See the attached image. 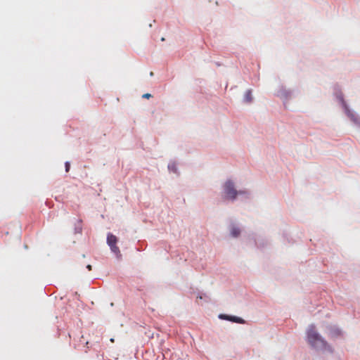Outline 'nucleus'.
<instances>
[{
  "instance_id": "obj_1",
  "label": "nucleus",
  "mask_w": 360,
  "mask_h": 360,
  "mask_svg": "<svg viewBox=\"0 0 360 360\" xmlns=\"http://www.w3.org/2000/svg\"><path fill=\"white\" fill-rule=\"evenodd\" d=\"M307 341L314 347H325L327 342L316 331L315 326L311 325L307 330Z\"/></svg>"
},
{
  "instance_id": "obj_2",
  "label": "nucleus",
  "mask_w": 360,
  "mask_h": 360,
  "mask_svg": "<svg viewBox=\"0 0 360 360\" xmlns=\"http://www.w3.org/2000/svg\"><path fill=\"white\" fill-rule=\"evenodd\" d=\"M224 190L226 198L231 200H234L238 193H242V192H238L235 189L233 183L230 180L224 184Z\"/></svg>"
},
{
  "instance_id": "obj_3",
  "label": "nucleus",
  "mask_w": 360,
  "mask_h": 360,
  "mask_svg": "<svg viewBox=\"0 0 360 360\" xmlns=\"http://www.w3.org/2000/svg\"><path fill=\"white\" fill-rule=\"evenodd\" d=\"M117 242V237L112 233H108V237H107V243H108V245L110 247L112 252H113L117 255H120V251L119 248L116 245Z\"/></svg>"
},
{
  "instance_id": "obj_4",
  "label": "nucleus",
  "mask_w": 360,
  "mask_h": 360,
  "mask_svg": "<svg viewBox=\"0 0 360 360\" xmlns=\"http://www.w3.org/2000/svg\"><path fill=\"white\" fill-rule=\"evenodd\" d=\"M219 318L221 319L227 320L238 323L243 324L245 323V321L240 317L230 316L227 314H220L219 316Z\"/></svg>"
},
{
  "instance_id": "obj_5",
  "label": "nucleus",
  "mask_w": 360,
  "mask_h": 360,
  "mask_svg": "<svg viewBox=\"0 0 360 360\" xmlns=\"http://www.w3.org/2000/svg\"><path fill=\"white\" fill-rule=\"evenodd\" d=\"M240 231L238 228L233 226L231 229V234L233 237H238L240 235Z\"/></svg>"
},
{
  "instance_id": "obj_6",
  "label": "nucleus",
  "mask_w": 360,
  "mask_h": 360,
  "mask_svg": "<svg viewBox=\"0 0 360 360\" xmlns=\"http://www.w3.org/2000/svg\"><path fill=\"white\" fill-rule=\"evenodd\" d=\"M245 100L246 102H251L252 100V91L248 90L245 94Z\"/></svg>"
},
{
  "instance_id": "obj_7",
  "label": "nucleus",
  "mask_w": 360,
  "mask_h": 360,
  "mask_svg": "<svg viewBox=\"0 0 360 360\" xmlns=\"http://www.w3.org/2000/svg\"><path fill=\"white\" fill-rule=\"evenodd\" d=\"M151 96H151V94H148V93L145 94H143V98H150Z\"/></svg>"
},
{
  "instance_id": "obj_8",
  "label": "nucleus",
  "mask_w": 360,
  "mask_h": 360,
  "mask_svg": "<svg viewBox=\"0 0 360 360\" xmlns=\"http://www.w3.org/2000/svg\"><path fill=\"white\" fill-rule=\"evenodd\" d=\"M69 169H70V163L67 162L65 163V171L68 172H69Z\"/></svg>"
},
{
  "instance_id": "obj_9",
  "label": "nucleus",
  "mask_w": 360,
  "mask_h": 360,
  "mask_svg": "<svg viewBox=\"0 0 360 360\" xmlns=\"http://www.w3.org/2000/svg\"><path fill=\"white\" fill-rule=\"evenodd\" d=\"M86 269H87L89 271H91V270L92 269V266H91V265L88 264V265L86 266Z\"/></svg>"
},
{
  "instance_id": "obj_10",
  "label": "nucleus",
  "mask_w": 360,
  "mask_h": 360,
  "mask_svg": "<svg viewBox=\"0 0 360 360\" xmlns=\"http://www.w3.org/2000/svg\"><path fill=\"white\" fill-rule=\"evenodd\" d=\"M110 342H114V339H113V338H111V339H110Z\"/></svg>"
},
{
  "instance_id": "obj_11",
  "label": "nucleus",
  "mask_w": 360,
  "mask_h": 360,
  "mask_svg": "<svg viewBox=\"0 0 360 360\" xmlns=\"http://www.w3.org/2000/svg\"><path fill=\"white\" fill-rule=\"evenodd\" d=\"M150 76H153V72H151L150 73Z\"/></svg>"
}]
</instances>
